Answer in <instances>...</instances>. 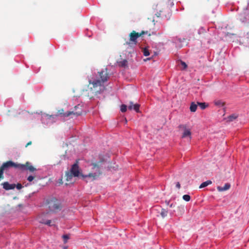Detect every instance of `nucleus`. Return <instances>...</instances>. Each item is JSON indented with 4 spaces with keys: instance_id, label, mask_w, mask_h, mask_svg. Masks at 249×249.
I'll return each instance as SVG.
<instances>
[{
    "instance_id": "nucleus-31",
    "label": "nucleus",
    "mask_w": 249,
    "mask_h": 249,
    "mask_svg": "<svg viewBox=\"0 0 249 249\" xmlns=\"http://www.w3.org/2000/svg\"><path fill=\"white\" fill-rule=\"evenodd\" d=\"M176 186L177 188H178V189H179L180 188V184L179 183V182H177L176 183Z\"/></svg>"
},
{
    "instance_id": "nucleus-16",
    "label": "nucleus",
    "mask_w": 249,
    "mask_h": 249,
    "mask_svg": "<svg viewBox=\"0 0 249 249\" xmlns=\"http://www.w3.org/2000/svg\"><path fill=\"white\" fill-rule=\"evenodd\" d=\"M118 65L120 67L125 68L127 66V61L125 59L123 60L118 63Z\"/></svg>"
},
{
    "instance_id": "nucleus-24",
    "label": "nucleus",
    "mask_w": 249,
    "mask_h": 249,
    "mask_svg": "<svg viewBox=\"0 0 249 249\" xmlns=\"http://www.w3.org/2000/svg\"><path fill=\"white\" fill-rule=\"evenodd\" d=\"M62 238L64 240V243H66L68 242V240L70 238V236L68 234H64L62 235Z\"/></svg>"
},
{
    "instance_id": "nucleus-4",
    "label": "nucleus",
    "mask_w": 249,
    "mask_h": 249,
    "mask_svg": "<svg viewBox=\"0 0 249 249\" xmlns=\"http://www.w3.org/2000/svg\"><path fill=\"white\" fill-rule=\"evenodd\" d=\"M83 112V107L82 106L78 105L75 106L72 111H69L66 112H63L62 110L60 113L61 116L63 118V121L67 120L73 117H77L81 115Z\"/></svg>"
},
{
    "instance_id": "nucleus-19",
    "label": "nucleus",
    "mask_w": 249,
    "mask_h": 249,
    "mask_svg": "<svg viewBox=\"0 0 249 249\" xmlns=\"http://www.w3.org/2000/svg\"><path fill=\"white\" fill-rule=\"evenodd\" d=\"M168 213V210L165 209H161V212H160V215L162 218H164L166 217Z\"/></svg>"
},
{
    "instance_id": "nucleus-13",
    "label": "nucleus",
    "mask_w": 249,
    "mask_h": 249,
    "mask_svg": "<svg viewBox=\"0 0 249 249\" xmlns=\"http://www.w3.org/2000/svg\"><path fill=\"white\" fill-rule=\"evenodd\" d=\"M185 40L184 38H180L177 37L176 38L174 39V42L176 44V46L177 47H178L179 48H181L182 47V42H183V41Z\"/></svg>"
},
{
    "instance_id": "nucleus-32",
    "label": "nucleus",
    "mask_w": 249,
    "mask_h": 249,
    "mask_svg": "<svg viewBox=\"0 0 249 249\" xmlns=\"http://www.w3.org/2000/svg\"><path fill=\"white\" fill-rule=\"evenodd\" d=\"M169 2L170 3V5L171 6H172L174 5V2L172 0H169Z\"/></svg>"
},
{
    "instance_id": "nucleus-1",
    "label": "nucleus",
    "mask_w": 249,
    "mask_h": 249,
    "mask_svg": "<svg viewBox=\"0 0 249 249\" xmlns=\"http://www.w3.org/2000/svg\"><path fill=\"white\" fill-rule=\"evenodd\" d=\"M14 167L15 168L19 169L21 171L29 170L31 172L36 171V169L33 167L29 162H26L25 164L15 163L12 161H8L3 163L0 168V170L3 173L10 167Z\"/></svg>"
},
{
    "instance_id": "nucleus-25",
    "label": "nucleus",
    "mask_w": 249,
    "mask_h": 249,
    "mask_svg": "<svg viewBox=\"0 0 249 249\" xmlns=\"http://www.w3.org/2000/svg\"><path fill=\"white\" fill-rule=\"evenodd\" d=\"M214 104L215 106L218 107H222L223 106V103L221 100H216L214 102Z\"/></svg>"
},
{
    "instance_id": "nucleus-10",
    "label": "nucleus",
    "mask_w": 249,
    "mask_h": 249,
    "mask_svg": "<svg viewBox=\"0 0 249 249\" xmlns=\"http://www.w3.org/2000/svg\"><path fill=\"white\" fill-rule=\"evenodd\" d=\"M140 106V105L138 104L134 105L132 102H130V105L128 107V108L129 110L134 109L136 112H139Z\"/></svg>"
},
{
    "instance_id": "nucleus-22",
    "label": "nucleus",
    "mask_w": 249,
    "mask_h": 249,
    "mask_svg": "<svg viewBox=\"0 0 249 249\" xmlns=\"http://www.w3.org/2000/svg\"><path fill=\"white\" fill-rule=\"evenodd\" d=\"M120 110L122 112H125L127 110V106L124 104L122 105L121 106Z\"/></svg>"
},
{
    "instance_id": "nucleus-21",
    "label": "nucleus",
    "mask_w": 249,
    "mask_h": 249,
    "mask_svg": "<svg viewBox=\"0 0 249 249\" xmlns=\"http://www.w3.org/2000/svg\"><path fill=\"white\" fill-rule=\"evenodd\" d=\"M237 118V115L233 114L230 115L228 117V121H233L234 120H235Z\"/></svg>"
},
{
    "instance_id": "nucleus-5",
    "label": "nucleus",
    "mask_w": 249,
    "mask_h": 249,
    "mask_svg": "<svg viewBox=\"0 0 249 249\" xmlns=\"http://www.w3.org/2000/svg\"><path fill=\"white\" fill-rule=\"evenodd\" d=\"M61 111H59L57 114L49 115L46 114H44L41 116V121L42 123L46 125L49 126L53 124V123L56 122L58 120H63V118L60 113Z\"/></svg>"
},
{
    "instance_id": "nucleus-6",
    "label": "nucleus",
    "mask_w": 249,
    "mask_h": 249,
    "mask_svg": "<svg viewBox=\"0 0 249 249\" xmlns=\"http://www.w3.org/2000/svg\"><path fill=\"white\" fill-rule=\"evenodd\" d=\"M178 128L179 129H183L184 130V132L182 135V138H185L189 137L191 138V132L190 129L187 128V126L185 124H180L178 126Z\"/></svg>"
},
{
    "instance_id": "nucleus-23",
    "label": "nucleus",
    "mask_w": 249,
    "mask_h": 249,
    "mask_svg": "<svg viewBox=\"0 0 249 249\" xmlns=\"http://www.w3.org/2000/svg\"><path fill=\"white\" fill-rule=\"evenodd\" d=\"M143 54L145 56H147L150 55L149 51L146 48H144L143 50Z\"/></svg>"
},
{
    "instance_id": "nucleus-3",
    "label": "nucleus",
    "mask_w": 249,
    "mask_h": 249,
    "mask_svg": "<svg viewBox=\"0 0 249 249\" xmlns=\"http://www.w3.org/2000/svg\"><path fill=\"white\" fill-rule=\"evenodd\" d=\"M99 75L101 80L96 79L92 80L91 79L89 80V82L93 85V88H96L98 87H100V90L98 91V93H101L104 90L105 87L104 86V82L107 81L109 79V76L104 71H102L99 72Z\"/></svg>"
},
{
    "instance_id": "nucleus-12",
    "label": "nucleus",
    "mask_w": 249,
    "mask_h": 249,
    "mask_svg": "<svg viewBox=\"0 0 249 249\" xmlns=\"http://www.w3.org/2000/svg\"><path fill=\"white\" fill-rule=\"evenodd\" d=\"M231 187V184L230 183H227L225 184L224 186L223 187L221 186H218L217 189L218 191L220 192H223L226 191L228 189H229Z\"/></svg>"
},
{
    "instance_id": "nucleus-34",
    "label": "nucleus",
    "mask_w": 249,
    "mask_h": 249,
    "mask_svg": "<svg viewBox=\"0 0 249 249\" xmlns=\"http://www.w3.org/2000/svg\"><path fill=\"white\" fill-rule=\"evenodd\" d=\"M240 19H241V20H242V22H244L245 20H247V18H244V19H242V18H241Z\"/></svg>"
},
{
    "instance_id": "nucleus-33",
    "label": "nucleus",
    "mask_w": 249,
    "mask_h": 249,
    "mask_svg": "<svg viewBox=\"0 0 249 249\" xmlns=\"http://www.w3.org/2000/svg\"><path fill=\"white\" fill-rule=\"evenodd\" d=\"M3 173L2 172V171L0 170V178H3Z\"/></svg>"
},
{
    "instance_id": "nucleus-15",
    "label": "nucleus",
    "mask_w": 249,
    "mask_h": 249,
    "mask_svg": "<svg viewBox=\"0 0 249 249\" xmlns=\"http://www.w3.org/2000/svg\"><path fill=\"white\" fill-rule=\"evenodd\" d=\"M212 183V182L210 180H207L206 181L202 182L199 186V188H204V187L207 186L208 185L211 184Z\"/></svg>"
},
{
    "instance_id": "nucleus-26",
    "label": "nucleus",
    "mask_w": 249,
    "mask_h": 249,
    "mask_svg": "<svg viewBox=\"0 0 249 249\" xmlns=\"http://www.w3.org/2000/svg\"><path fill=\"white\" fill-rule=\"evenodd\" d=\"M182 198H183V200L186 201H189L191 199V197L189 195H184L183 196Z\"/></svg>"
},
{
    "instance_id": "nucleus-20",
    "label": "nucleus",
    "mask_w": 249,
    "mask_h": 249,
    "mask_svg": "<svg viewBox=\"0 0 249 249\" xmlns=\"http://www.w3.org/2000/svg\"><path fill=\"white\" fill-rule=\"evenodd\" d=\"M197 104L201 109H204L208 106V105L205 103L197 102Z\"/></svg>"
},
{
    "instance_id": "nucleus-9",
    "label": "nucleus",
    "mask_w": 249,
    "mask_h": 249,
    "mask_svg": "<svg viewBox=\"0 0 249 249\" xmlns=\"http://www.w3.org/2000/svg\"><path fill=\"white\" fill-rule=\"evenodd\" d=\"M3 188L5 190H10L14 189L15 187V184H10L8 182H4L2 184Z\"/></svg>"
},
{
    "instance_id": "nucleus-28",
    "label": "nucleus",
    "mask_w": 249,
    "mask_h": 249,
    "mask_svg": "<svg viewBox=\"0 0 249 249\" xmlns=\"http://www.w3.org/2000/svg\"><path fill=\"white\" fill-rule=\"evenodd\" d=\"M34 179V177L33 176H32V175H30L29 176L28 178H27V180L29 181V182H31L33 180V179Z\"/></svg>"
},
{
    "instance_id": "nucleus-17",
    "label": "nucleus",
    "mask_w": 249,
    "mask_h": 249,
    "mask_svg": "<svg viewBox=\"0 0 249 249\" xmlns=\"http://www.w3.org/2000/svg\"><path fill=\"white\" fill-rule=\"evenodd\" d=\"M51 223L52 221L51 220H46V221L41 220L40 221V223L48 225L49 227L55 226L54 224H52Z\"/></svg>"
},
{
    "instance_id": "nucleus-11",
    "label": "nucleus",
    "mask_w": 249,
    "mask_h": 249,
    "mask_svg": "<svg viewBox=\"0 0 249 249\" xmlns=\"http://www.w3.org/2000/svg\"><path fill=\"white\" fill-rule=\"evenodd\" d=\"M100 174V173L99 172V173H97V172H95V173H89L87 175H82V177L83 178H92L94 179H96L97 177Z\"/></svg>"
},
{
    "instance_id": "nucleus-14",
    "label": "nucleus",
    "mask_w": 249,
    "mask_h": 249,
    "mask_svg": "<svg viewBox=\"0 0 249 249\" xmlns=\"http://www.w3.org/2000/svg\"><path fill=\"white\" fill-rule=\"evenodd\" d=\"M197 104H196L194 102L191 104L190 109L191 112H195L197 109Z\"/></svg>"
},
{
    "instance_id": "nucleus-27",
    "label": "nucleus",
    "mask_w": 249,
    "mask_h": 249,
    "mask_svg": "<svg viewBox=\"0 0 249 249\" xmlns=\"http://www.w3.org/2000/svg\"><path fill=\"white\" fill-rule=\"evenodd\" d=\"M180 64L181 66H182L183 70L185 69L187 67V65L186 63L182 61H181Z\"/></svg>"
},
{
    "instance_id": "nucleus-29",
    "label": "nucleus",
    "mask_w": 249,
    "mask_h": 249,
    "mask_svg": "<svg viewBox=\"0 0 249 249\" xmlns=\"http://www.w3.org/2000/svg\"><path fill=\"white\" fill-rule=\"evenodd\" d=\"M16 187H17V188L19 190V189H20L22 188V186L20 183H18L16 185Z\"/></svg>"
},
{
    "instance_id": "nucleus-2",
    "label": "nucleus",
    "mask_w": 249,
    "mask_h": 249,
    "mask_svg": "<svg viewBox=\"0 0 249 249\" xmlns=\"http://www.w3.org/2000/svg\"><path fill=\"white\" fill-rule=\"evenodd\" d=\"M48 206L49 210L53 213H56L60 210L61 203L55 197L50 196L44 198L40 207Z\"/></svg>"
},
{
    "instance_id": "nucleus-30",
    "label": "nucleus",
    "mask_w": 249,
    "mask_h": 249,
    "mask_svg": "<svg viewBox=\"0 0 249 249\" xmlns=\"http://www.w3.org/2000/svg\"><path fill=\"white\" fill-rule=\"evenodd\" d=\"M166 203L167 205H169L170 208H172L173 207V204L172 203V204H170L169 201H166Z\"/></svg>"
},
{
    "instance_id": "nucleus-7",
    "label": "nucleus",
    "mask_w": 249,
    "mask_h": 249,
    "mask_svg": "<svg viewBox=\"0 0 249 249\" xmlns=\"http://www.w3.org/2000/svg\"><path fill=\"white\" fill-rule=\"evenodd\" d=\"M71 172V174L75 177H77L79 176L80 172H79V167L77 163H75L73 165H72Z\"/></svg>"
},
{
    "instance_id": "nucleus-35",
    "label": "nucleus",
    "mask_w": 249,
    "mask_h": 249,
    "mask_svg": "<svg viewBox=\"0 0 249 249\" xmlns=\"http://www.w3.org/2000/svg\"><path fill=\"white\" fill-rule=\"evenodd\" d=\"M31 142H30L28 143L27 145H28L30 144H31Z\"/></svg>"
},
{
    "instance_id": "nucleus-8",
    "label": "nucleus",
    "mask_w": 249,
    "mask_h": 249,
    "mask_svg": "<svg viewBox=\"0 0 249 249\" xmlns=\"http://www.w3.org/2000/svg\"><path fill=\"white\" fill-rule=\"evenodd\" d=\"M141 36V34H139L138 33H135V31H133L130 34V40L136 44L137 42V38Z\"/></svg>"
},
{
    "instance_id": "nucleus-18",
    "label": "nucleus",
    "mask_w": 249,
    "mask_h": 249,
    "mask_svg": "<svg viewBox=\"0 0 249 249\" xmlns=\"http://www.w3.org/2000/svg\"><path fill=\"white\" fill-rule=\"evenodd\" d=\"M46 214L44 213H42L40 214H39L37 217L38 221L40 223V221L41 220L43 221H46L47 219H46L44 217L45 216Z\"/></svg>"
}]
</instances>
